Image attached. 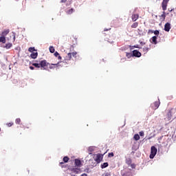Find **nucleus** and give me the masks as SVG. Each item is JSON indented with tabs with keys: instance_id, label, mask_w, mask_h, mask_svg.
<instances>
[{
	"instance_id": "obj_1",
	"label": "nucleus",
	"mask_w": 176,
	"mask_h": 176,
	"mask_svg": "<svg viewBox=\"0 0 176 176\" xmlns=\"http://www.w3.org/2000/svg\"><path fill=\"white\" fill-rule=\"evenodd\" d=\"M58 64H60V63H58L56 64H50L47 63L46 60H43L40 61L39 63H32V65L33 67H35V68H41V69L49 71V69H53L54 67H58ZM53 65L54 67H53Z\"/></svg>"
},
{
	"instance_id": "obj_2",
	"label": "nucleus",
	"mask_w": 176,
	"mask_h": 176,
	"mask_svg": "<svg viewBox=\"0 0 176 176\" xmlns=\"http://www.w3.org/2000/svg\"><path fill=\"white\" fill-rule=\"evenodd\" d=\"M156 153H157V148L155 146H151L150 159H153L156 156Z\"/></svg>"
},
{
	"instance_id": "obj_3",
	"label": "nucleus",
	"mask_w": 176,
	"mask_h": 176,
	"mask_svg": "<svg viewBox=\"0 0 176 176\" xmlns=\"http://www.w3.org/2000/svg\"><path fill=\"white\" fill-rule=\"evenodd\" d=\"M103 157H104V155H102L101 154H97L96 157L95 158V161L98 164L101 163V161L102 160Z\"/></svg>"
},
{
	"instance_id": "obj_4",
	"label": "nucleus",
	"mask_w": 176,
	"mask_h": 176,
	"mask_svg": "<svg viewBox=\"0 0 176 176\" xmlns=\"http://www.w3.org/2000/svg\"><path fill=\"white\" fill-rule=\"evenodd\" d=\"M164 31H166V32H169L170 30H171V24H170V23H166L164 25Z\"/></svg>"
},
{
	"instance_id": "obj_5",
	"label": "nucleus",
	"mask_w": 176,
	"mask_h": 176,
	"mask_svg": "<svg viewBox=\"0 0 176 176\" xmlns=\"http://www.w3.org/2000/svg\"><path fill=\"white\" fill-rule=\"evenodd\" d=\"M160 107V101H157L153 103V105L152 106L153 109H157Z\"/></svg>"
},
{
	"instance_id": "obj_6",
	"label": "nucleus",
	"mask_w": 176,
	"mask_h": 176,
	"mask_svg": "<svg viewBox=\"0 0 176 176\" xmlns=\"http://www.w3.org/2000/svg\"><path fill=\"white\" fill-rule=\"evenodd\" d=\"M74 164L77 167H80L82 166V161H80L79 159H76L74 160Z\"/></svg>"
},
{
	"instance_id": "obj_7",
	"label": "nucleus",
	"mask_w": 176,
	"mask_h": 176,
	"mask_svg": "<svg viewBox=\"0 0 176 176\" xmlns=\"http://www.w3.org/2000/svg\"><path fill=\"white\" fill-rule=\"evenodd\" d=\"M133 56L134 57H140L141 56V52H140V51L135 50L133 51Z\"/></svg>"
},
{
	"instance_id": "obj_8",
	"label": "nucleus",
	"mask_w": 176,
	"mask_h": 176,
	"mask_svg": "<svg viewBox=\"0 0 176 176\" xmlns=\"http://www.w3.org/2000/svg\"><path fill=\"white\" fill-rule=\"evenodd\" d=\"M140 15L138 14H133L131 16L132 21H137Z\"/></svg>"
},
{
	"instance_id": "obj_9",
	"label": "nucleus",
	"mask_w": 176,
	"mask_h": 176,
	"mask_svg": "<svg viewBox=\"0 0 176 176\" xmlns=\"http://www.w3.org/2000/svg\"><path fill=\"white\" fill-rule=\"evenodd\" d=\"M71 171H73V173H75L76 174H79L80 173V168H71Z\"/></svg>"
},
{
	"instance_id": "obj_10",
	"label": "nucleus",
	"mask_w": 176,
	"mask_h": 176,
	"mask_svg": "<svg viewBox=\"0 0 176 176\" xmlns=\"http://www.w3.org/2000/svg\"><path fill=\"white\" fill-rule=\"evenodd\" d=\"M71 58H72V53L69 52L65 56V61H70Z\"/></svg>"
},
{
	"instance_id": "obj_11",
	"label": "nucleus",
	"mask_w": 176,
	"mask_h": 176,
	"mask_svg": "<svg viewBox=\"0 0 176 176\" xmlns=\"http://www.w3.org/2000/svg\"><path fill=\"white\" fill-rule=\"evenodd\" d=\"M9 32H10V30L9 29L5 30L2 32L1 36H6V35H8V34H9Z\"/></svg>"
},
{
	"instance_id": "obj_12",
	"label": "nucleus",
	"mask_w": 176,
	"mask_h": 176,
	"mask_svg": "<svg viewBox=\"0 0 176 176\" xmlns=\"http://www.w3.org/2000/svg\"><path fill=\"white\" fill-rule=\"evenodd\" d=\"M151 42L152 43H153L154 45H157V36H154L151 38Z\"/></svg>"
},
{
	"instance_id": "obj_13",
	"label": "nucleus",
	"mask_w": 176,
	"mask_h": 176,
	"mask_svg": "<svg viewBox=\"0 0 176 176\" xmlns=\"http://www.w3.org/2000/svg\"><path fill=\"white\" fill-rule=\"evenodd\" d=\"M30 57L33 59L36 58V57H38V52L36 51H35L34 52H32V54H30Z\"/></svg>"
},
{
	"instance_id": "obj_14",
	"label": "nucleus",
	"mask_w": 176,
	"mask_h": 176,
	"mask_svg": "<svg viewBox=\"0 0 176 176\" xmlns=\"http://www.w3.org/2000/svg\"><path fill=\"white\" fill-rule=\"evenodd\" d=\"M167 119L168 120H171V118L173 116V113H171V110H170L168 113H167Z\"/></svg>"
},
{
	"instance_id": "obj_15",
	"label": "nucleus",
	"mask_w": 176,
	"mask_h": 176,
	"mask_svg": "<svg viewBox=\"0 0 176 176\" xmlns=\"http://www.w3.org/2000/svg\"><path fill=\"white\" fill-rule=\"evenodd\" d=\"M162 10H167V3L162 2Z\"/></svg>"
},
{
	"instance_id": "obj_16",
	"label": "nucleus",
	"mask_w": 176,
	"mask_h": 176,
	"mask_svg": "<svg viewBox=\"0 0 176 176\" xmlns=\"http://www.w3.org/2000/svg\"><path fill=\"white\" fill-rule=\"evenodd\" d=\"M0 42L2 43H6V38L4 36H0Z\"/></svg>"
},
{
	"instance_id": "obj_17",
	"label": "nucleus",
	"mask_w": 176,
	"mask_h": 176,
	"mask_svg": "<svg viewBox=\"0 0 176 176\" xmlns=\"http://www.w3.org/2000/svg\"><path fill=\"white\" fill-rule=\"evenodd\" d=\"M109 166V164H108V162H104L101 164L100 167L101 168H107V167H108Z\"/></svg>"
},
{
	"instance_id": "obj_18",
	"label": "nucleus",
	"mask_w": 176,
	"mask_h": 176,
	"mask_svg": "<svg viewBox=\"0 0 176 176\" xmlns=\"http://www.w3.org/2000/svg\"><path fill=\"white\" fill-rule=\"evenodd\" d=\"M12 46H13V44H12L11 43H8L6 44V46H4V47L6 49H10V47H12Z\"/></svg>"
},
{
	"instance_id": "obj_19",
	"label": "nucleus",
	"mask_w": 176,
	"mask_h": 176,
	"mask_svg": "<svg viewBox=\"0 0 176 176\" xmlns=\"http://www.w3.org/2000/svg\"><path fill=\"white\" fill-rule=\"evenodd\" d=\"M74 12H75V10H74V8H71L69 10H67L66 12L67 14H72V13H74Z\"/></svg>"
},
{
	"instance_id": "obj_20",
	"label": "nucleus",
	"mask_w": 176,
	"mask_h": 176,
	"mask_svg": "<svg viewBox=\"0 0 176 176\" xmlns=\"http://www.w3.org/2000/svg\"><path fill=\"white\" fill-rule=\"evenodd\" d=\"M126 163L128 166H130V164H131V163H132L131 158H126Z\"/></svg>"
},
{
	"instance_id": "obj_21",
	"label": "nucleus",
	"mask_w": 176,
	"mask_h": 176,
	"mask_svg": "<svg viewBox=\"0 0 176 176\" xmlns=\"http://www.w3.org/2000/svg\"><path fill=\"white\" fill-rule=\"evenodd\" d=\"M28 52H30V53H34L36 52V50H35V47H30L28 49Z\"/></svg>"
},
{
	"instance_id": "obj_22",
	"label": "nucleus",
	"mask_w": 176,
	"mask_h": 176,
	"mask_svg": "<svg viewBox=\"0 0 176 176\" xmlns=\"http://www.w3.org/2000/svg\"><path fill=\"white\" fill-rule=\"evenodd\" d=\"M126 56L127 58H131V57H133V54L131 52H126Z\"/></svg>"
},
{
	"instance_id": "obj_23",
	"label": "nucleus",
	"mask_w": 176,
	"mask_h": 176,
	"mask_svg": "<svg viewBox=\"0 0 176 176\" xmlns=\"http://www.w3.org/2000/svg\"><path fill=\"white\" fill-rule=\"evenodd\" d=\"M63 160L64 163H68V162L69 161V157H68L67 156H65L63 157Z\"/></svg>"
},
{
	"instance_id": "obj_24",
	"label": "nucleus",
	"mask_w": 176,
	"mask_h": 176,
	"mask_svg": "<svg viewBox=\"0 0 176 176\" xmlns=\"http://www.w3.org/2000/svg\"><path fill=\"white\" fill-rule=\"evenodd\" d=\"M49 50L50 53H54V52L56 51V50L54 49V47L53 46H50Z\"/></svg>"
},
{
	"instance_id": "obj_25",
	"label": "nucleus",
	"mask_w": 176,
	"mask_h": 176,
	"mask_svg": "<svg viewBox=\"0 0 176 176\" xmlns=\"http://www.w3.org/2000/svg\"><path fill=\"white\" fill-rule=\"evenodd\" d=\"M137 27H138V22H135L131 25V28H137Z\"/></svg>"
},
{
	"instance_id": "obj_26",
	"label": "nucleus",
	"mask_w": 176,
	"mask_h": 176,
	"mask_svg": "<svg viewBox=\"0 0 176 176\" xmlns=\"http://www.w3.org/2000/svg\"><path fill=\"white\" fill-rule=\"evenodd\" d=\"M133 138L135 141H138L140 140V135L138 134H135L133 136Z\"/></svg>"
},
{
	"instance_id": "obj_27",
	"label": "nucleus",
	"mask_w": 176,
	"mask_h": 176,
	"mask_svg": "<svg viewBox=\"0 0 176 176\" xmlns=\"http://www.w3.org/2000/svg\"><path fill=\"white\" fill-rule=\"evenodd\" d=\"M143 52H144V53H148V52H149V47H143Z\"/></svg>"
},
{
	"instance_id": "obj_28",
	"label": "nucleus",
	"mask_w": 176,
	"mask_h": 176,
	"mask_svg": "<svg viewBox=\"0 0 176 176\" xmlns=\"http://www.w3.org/2000/svg\"><path fill=\"white\" fill-rule=\"evenodd\" d=\"M21 122V120L20 118H16L15 120V123L16 124H20V123Z\"/></svg>"
},
{
	"instance_id": "obj_29",
	"label": "nucleus",
	"mask_w": 176,
	"mask_h": 176,
	"mask_svg": "<svg viewBox=\"0 0 176 176\" xmlns=\"http://www.w3.org/2000/svg\"><path fill=\"white\" fill-rule=\"evenodd\" d=\"M72 57H74L75 58H76V56H78V52H72Z\"/></svg>"
},
{
	"instance_id": "obj_30",
	"label": "nucleus",
	"mask_w": 176,
	"mask_h": 176,
	"mask_svg": "<svg viewBox=\"0 0 176 176\" xmlns=\"http://www.w3.org/2000/svg\"><path fill=\"white\" fill-rule=\"evenodd\" d=\"M113 156H115V155L113 154V153H109L108 154V157H113Z\"/></svg>"
},
{
	"instance_id": "obj_31",
	"label": "nucleus",
	"mask_w": 176,
	"mask_h": 176,
	"mask_svg": "<svg viewBox=\"0 0 176 176\" xmlns=\"http://www.w3.org/2000/svg\"><path fill=\"white\" fill-rule=\"evenodd\" d=\"M161 17H163V19H166V12H163V14L161 15Z\"/></svg>"
},
{
	"instance_id": "obj_32",
	"label": "nucleus",
	"mask_w": 176,
	"mask_h": 176,
	"mask_svg": "<svg viewBox=\"0 0 176 176\" xmlns=\"http://www.w3.org/2000/svg\"><path fill=\"white\" fill-rule=\"evenodd\" d=\"M54 56L55 57H58V56H60V54H58L57 52H54Z\"/></svg>"
},
{
	"instance_id": "obj_33",
	"label": "nucleus",
	"mask_w": 176,
	"mask_h": 176,
	"mask_svg": "<svg viewBox=\"0 0 176 176\" xmlns=\"http://www.w3.org/2000/svg\"><path fill=\"white\" fill-rule=\"evenodd\" d=\"M129 166H131V168H135V164H131Z\"/></svg>"
},
{
	"instance_id": "obj_34",
	"label": "nucleus",
	"mask_w": 176,
	"mask_h": 176,
	"mask_svg": "<svg viewBox=\"0 0 176 176\" xmlns=\"http://www.w3.org/2000/svg\"><path fill=\"white\" fill-rule=\"evenodd\" d=\"M139 134H140V137H144V131H140L139 133Z\"/></svg>"
},
{
	"instance_id": "obj_35",
	"label": "nucleus",
	"mask_w": 176,
	"mask_h": 176,
	"mask_svg": "<svg viewBox=\"0 0 176 176\" xmlns=\"http://www.w3.org/2000/svg\"><path fill=\"white\" fill-rule=\"evenodd\" d=\"M154 34H155V35H159V34H160L159 30L154 31Z\"/></svg>"
},
{
	"instance_id": "obj_36",
	"label": "nucleus",
	"mask_w": 176,
	"mask_h": 176,
	"mask_svg": "<svg viewBox=\"0 0 176 176\" xmlns=\"http://www.w3.org/2000/svg\"><path fill=\"white\" fill-rule=\"evenodd\" d=\"M7 125L8 126V127H12V126H13V123L10 122V123L7 124Z\"/></svg>"
},
{
	"instance_id": "obj_37",
	"label": "nucleus",
	"mask_w": 176,
	"mask_h": 176,
	"mask_svg": "<svg viewBox=\"0 0 176 176\" xmlns=\"http://www.w3.org/2000/svg\"><path fill=\"white\" fill-rule=\"evenodd\" d=\"M67 0H61L60 3H65Z\"/></svg>"
},
{
	"instance_id": "obj_38",
	"label": "nucleus",
	"mask_w": 176,
	"mask_h": 176,
	"mask_svg": "<svg viewBox=\"0 0 176 176\" xmlns=\"http://www.w3.org/2000/svg\"><path fill=\"white\" fill-rule=\"evenodd\" d=\"M170 0H163V1L162 2H164V3H168V1H169Z\"/></svg>"
},
{
	"instance_id": "obj_39",
	"label": "nucleus",
	"mask_w": 176,
	"mask_h": 176,
	"mask_svg": "<svg viewBox=\"0 0 176 176\" xmlns=\"http://www.w3.org/2000/svg\"><path fill=\"white\" fill-rule=\"evenodd\" d=\"M30 69H31L32 71H34V69H35V67L32 66H30Z\"/></svg>"
},
{
	"instance_id": "obj_40",
	"label": "nucleus",
	"mask_w": 176,
	"mask_h": 176,
	"mask_svg": "<svg viewBox=\"0 0 176 176\" xmlns=\"http://www.w3.org/2000/svg\"><path fill=\"white\" fill-rule=\"evenodd\" d=\"M89 152H93V147H89Z\"/></svg>"
},
{
	"instance_id": "obj_41",
	"label": "nucleus",
	"mask_w": 176,
	"mask_h": 176,
	"mask_svg": "<svg viewBox=\"0 0 176 176\" xmlns=\"http://www.w3.org/2000/svg\"><path fill=\"white\" fill-rule=\"evenodd\" d=\"M71 3H72V2H71V1H70L69 3H67L66 4V6H69V5H71Z\"/></svg>"
},
{
	"instance_id": "obj_42",
	"label": "nucleus",
	"mask_w": 176,
	"mask_h": 176,
	"mask_svg": "<svg viewBox=\"0 0 176 176\" xmlns=\"http://www.w3.org/2000/svg\"><path fill=\"white\" fill-rule=\"evenodd\" d=\"M57 57H58V60H62L61 56L59 55Z\"/></svg>"
},
{
	"instance_id": "obj_43",
	"label": "nucleus",
	"mask_w": 176,
	"mask_h": 176,
	"mask_svg": "<svg viewBox=\"0 0 176 176\" xmlns=\"http://www.w3.org/2000/svg\"><path fill=\"white\" fill-rule=\"evenodd\" d=\"M13 39H14V41H16V35L14 34V35H13Z\"/></svg>"
},
{
	"instance_id": "obj_44",
	"label": "nucleus",
	"mask_w": 176,
	"mask_h": 176,
	"mask_svg": "<svg viewBox=\"0 0 176 176\" xmlns=\"http://www.w3.org/2000/svg\"><path fill=\"white\" fill-rule=\"evenodd\" d=\"M148 32H151V34H153V33H154L153 30H148Z\"/></svg>"
},
{
	"instance_id": "obj_45",
	"label": "nucleus",
	"mask_w": 176,
	"mask_h": 176,
	"mask_svg": "<svg viewBox=\"0 0 176 176\" xmlns=\"http://www.w3.org/2000/svg\"><path fill=\"white\" fill-rule=\"evenodd\" d=\"M81 176H87V174H86V173H82V174L81 175Z\"/></svg>"
},
{
	"instance_id": "obj_46",
	"label": "nucleus",
	"mask_w": 176,
	"mask_h": 176,
	"mask_svg": "<svg viewBox=\"0 0 176 176\" xmlns=\"http://www.w3.org/2000/svg\"><path fill=\"white\" fill-rule=\"evenodd\" d=\"M109 30H111V28L110 29H104V31H109Z\"/></svg>"
},
{
	"instance_id": "obj_47",
	"label": "nucleus",
	"mask_w": 176,
	"mask_h": 176,
	"mask_svg": "<svg viewBox=\"0 0 176 176\" xmlns=\"http://www.w3.org/2000/svg\"><path fill=\"white\" fill-rule=\"evenodd\" d=\"M61 164H64V162H60V166H61Z\"/></svg>"
},
{
	"instance_id": "obj_48",
	"label": "nucleus",
	"mask_w": 176,
	"mask_h": 176,
	"mask_svg": "<svg viewBox=\"0 0 176 176\" xmlns=\"http://www.w3.org/2000/svg\"><path fill=\"white\" fill-rule=\"evenodd\" d=\"M36 63H38V60H35Z\"/></svg>"
},
{
	"instance_id": "obj_49",
	"label": "nucleus",
	"mask_w": 176,
	"mask_h": 176,
	"mask_svg": "<svg viewBox=\"0 0 176 176\" xmlns=\"http://www.w3.org/2000/svg\"><path fill=\"white\" fill-rule=\"evenodd\" d=\"M123 176H124V175H122Z\"/></svg>"
},
{
	"instance_id": "obj_50",
	"label": "nucleus",
	"mask_w": 176,
	"mask_h": 176,
	"mask_svg": "<svg viewBox=\"0 0 176 176\" xmlns=\"http://www.w3.org/2000/svg\"><path fill=\"white\" fill-rule=\"evenodd\" d=\"M0 131H1V128H0Z\"/></svg>"
},
{
	"instance_id": "obj_51",
	"label": "nucleus",
	"mask_w": 176,
	"mask_h": 176,
	"mask_svg": "<svg viewBox=\"0 0 176 176\" xmlns=\"http://www.w3.org/2000/svg\"><path fill=\"white\" fill-rule=\"evenodd\" d=\"M72 176H75V175H72Z\"/></svg>"
}]
</instances>
